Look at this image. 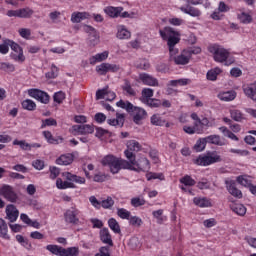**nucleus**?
Wrapping results in <instances>:
<instances>
[{
	"label": "nucleus",
	"instance_id": "nucleus-42",
	"mask_svg": "<svg viewBox=\"0 0 256 256\" xmlns=\"http://www.w3.org/2000/svg\"><path fill=\"white\" fill-rule=\"evenodd\" d=\"M153 89L151 88H144L142 90V96L140 97V101L141 103H144L145 101H148L149 99H151V97H153Z\"/></svg>",
	"mask_w": 256,
	"mask_h": 256
},
{
	"label": "nucleus",
	"instance_id": "nucleus-1",
	"mask_svg": "<svg viewBox=\"0 0 256 256\" xmlns=\"http://www.w3.org/2000/svg\"><path fill=\"white\" fill-rule=\"evenodd\" d=\"M117 107L120 109H125L127 113L133 115V121L136 125H141V121L147 119V111L141 107L134 106L129 101L120 100L116 103Z\"/></svg>",
	"mask_w": 256,
	"mask_h": 256
},
{
	"label": "nucleus",
	"instance_id": "nucleus-64",
	"mask_svg": "<svg viewBox=\"0 0 256 256\" xmlns=\"http://www.w3.org/2000/svg\"><path fill=\"white\" fill-rule=\"evenodd\" d=\"M95 256H111L109 253V247L107 246H102L99 249V253H96Z\"/></svg>",
	"mask_w": 256,
	"mask_h": 256
},
{
	"label": "nucleus",
	"instance_id": "nucleus-47",
	"mask_svg": "<svg viewBox=\"0 0 256 256\" xmlns=\"http://www.w3.org/2000/svg\"><path fill=\"white\" fill-rule=\"evenodd\" d=\"M221 73V70L219 68H215L212 70H209L207 72V79L208 81H217V75H219Z\"/></svg>",
	"mask_w": 256,
	"mask_h": 256
},
{
	"label": "nucleus",
	"instance_id": "nucleus-5",
	"mask_svg": "<svg viewBox=\"0 0 256 256\" xmlns=\"http://www.w3.org/2000/svg\"><path fill=\"white\" fill-rule=\"evenodd\" d=\"M160 36L164 41H167V45L169 48H173L181 41V38H179V32L175 31L171 27H166L164 30L159 31Z\"/></svg>",
	"mask_w": 256,
	"mask_h": 256
},
{
	"label": "nucleus",
	"instance_id": "nucleus-27",
	"mask_svg": "<svg viewBox=\"0 0 256 256\" xmlns=\"http://www.w3.org/2000/svg\"><path fill=\"white\" fill-rule=\"evenodd\" d=\"M129 153H139L141 151V144L135 140H130L127 142V150Z\"/></svg>",
	"mask_w": 256,
	"mask_h": 256
},
{
	"label": "nucleus",
	"instance_id": "nucleus-50",
	"mask_svg": "<svg viewBox=\"0 0 256 256\" xmlns=\"http://www.w3.org/2000/svg\"><path fill=\"white\" fill-rule=\"evenodd\" d=\"M113 205H115V200H113L111 196H108L107 199L100 202V207H103V209H111Z\"/></svg>",
	"mask_w": 256,
	"mask_h": 256
},
{
	"label": "nucleus",
	"instance_id": "nucleus-26",
	"mask_svg": "<svg viewBox=\"0 0 256 256\" xmlns=\"http://www.w3.org/2000/svg\"><path fill=\"white\" fill-rule=\"evenodd\" d=\"M89 14L87 12H74L71 15L72 23H81L83 20L87 19Z\"/></svg>",
	"mask_w": 256,
	"mask_h": 256
},
{
	"label": "nucleus",
	"instance_id": "nucleus-43",
	"mask_svg": "<svg viewBox=\"0 0 256 256\" xmlns=\"http://www.w3.org/2000/svg\"><path fill=\"white\" fill-rule=\"evenodd\" d=\"M22 107L26 111H35V109H37V104H35L31 99H26L22 102Z\"/></svg>",
	"mask_w": 256,
	"mask_h": 256
},
{
	"label": "nucleus",
	"instance_id": "nucleus-7",
	"mask_svg": "<svg viewBox=\"0 0 256 256\" xmlns=\"http://www.w3.org/2000/svg\"><path fill=\"white\" fill-rule=\"evenodd\" d=\"M210 53H213L214 61H217V63H225L229 59V51L219 45L212 46Z\"/></svg>",
	"mask_w": 256,
	"mask_h": 256
},
{
	"label": "nucleus",
	"instance_id": "nucleus-21",
	"mask_svg": "<svg viewBox=\"0 0 256 256\" xmlns=\"http://www.w3.org/2000/svg\"><path fill=\"white\" fill-rule=\"evenodd\" d=\"M243 92L246 95V97L256 102V82L248 86H245L243 88Z\"/></svg>",
	"mask_w": 256,
	"mask_h": 256
},
{
	"label": "nucleus",
	"instance_id": "nucleus-49",
	"mask_svg": "<svg viewBox=\"0 0 256 256\" xmlns=\"http://www.w3.org/2000/svg\"><path fill=\"white\" fill-rule=\"evenodd\" d=\"M142 103H144V105H147L148 107H151V108L161 107V100L155 99V98H150L148 100H145Z\"/></svg>",
	"mask_w": 256,
	"mask_h": 256
},
{
	"label": "nucleus",
	"instance_id": "nucleus-61",
	"mask_svg": "<svg viewBox=\"0 0 256 256\" xmlns=\"http://www.w3.org/2000/svg\"><path fill=\"white\" fill-rule=\"evenodd\" d=\"M53 99L55 101V103H63V101H65V92L63 91H59V92H56L53 96Z\"/></svg>",
	"mask_w": 256,
	"mask_h": 256
},
{
	"label": "nucleus",
	"instance_id": "nucleus-38",
	"mask_svg": "<svg viewBox=\"0 0 256 256\" xmlns=\"http://www.w3.org/2000/svg\"><path fill=\"white\" fill-rule=\"evenodd\" d=\"M117 39H129L131 37V32L125 29V26H120L116 34Z\"/></svg>",
	"mask_w": 256,
	"mask_h": 256
},
{
	"label": "nucleus",
	"instance_id": "nucleus-32",
	"mask_svg": "<svg viewBox=\"0 0 256 256\" xmlns=\"http://www.w3.org/2000/svg\"><path fill=\"white\" fill-rule=\"evenodd\" d=\"M218 97L221 101H233L237 97V93L235 91H227L220 93Z\"/></svg>",
	"mask_w": 256,
	"mask_h": 256
},
{
	"label": "nucleus",
	"instance_id": "nucleus-22",
	"mask_svg": "<svg viewBox=\"0 0 256 256\" xmlns=\"http://www.w3.org/2000/svg\"><path fill=\"white\" fill-rule=\"evenodd\" d=\"M75 159V156L71 153L62 154L57 160V165H71Z\"/></svg>",
	"mask_w": 256,
	"mask_h": 256
},
{
	"label": "nucleus",
	"instance_id": "nucleus-39",
	"mask_svg": "<svg viewBox=\"0 0 256 256\" xmlns=\"http://www.w3.org/2000/svg\"><path fill=\"white\" fill-rule=\"evenodd\" d=\"M237 181L240 185H243V187H249V189L253 186V184H251V177L247 175L238 176Z\"/></svg>",
	"mask_w": 256,
	"mask_h": 256
},
{
	"label": "nucleus",
	"instance_id": "nucleus-51",
	"mask_svg": "<svg viewBox=\"0 0 256 256\" xmlns=\"http://www.w3.org/2000/svg\"><path fill=\"white\" fill-rule=\"evenodd\" d=\"M130 249L132 251H137L141 247V242L139 241V238L137 237H132L128 243Z\"/></svg>",
	"mask_w": 256,
	"mask_h": 256
},
{
	"label": "nucleus",
	"instance_id": "nucleus-54",
	"mask_svg": "<svg viewBox=\"0 0 256 256\" xmlns=\"http://www.w3.org/2000/svg\"><path fill=\"white\" fill-rule=\"evenodd\" d=\"M180 183H182L186 187H193V185H195L196 182L195 180H193V178H191V176L185 175L180 179Z\"/></svg>",
	"mask_w": 256,
	"mask_h": 256
},
{
	"label": "nucleus",
	"instance_id": "nucleus-53",
	"mask_svg": "<svg viewBox=\"0 0 256 256\" xmlns=\"http://www.w3.org/2000/svg\"><path fill=\"white\" fill-rule=\"evenodd\" d=\"M45 127H57V120L54 118H47L42 120L41 129H45Z\"/></svg>",
	"mask_w": 256,
	"mask_h": 256
},
{
	"label": "nucleus",
	"instance_id": "nucleus-30",
	"mask_svg": "<svg viewBox=\"0 0 256 256\" xmlns=\"http://www.w3.org/2000/svg\"><path fill=\"white\" fill-rule=\"evenodd\" d=\"M56 187L58 189H75V184L69 181H63L61 178L56 180Z\"/></svg>",
	"mask_w": 256,
	"mask_h": 256
},
{
	"label": "nucleus",
	"instance_id": "nucleus-14",
	"mask_svg": "<svg viewBox=\"0 0 256 256\" xmlns=\"http://www.w3.org/2000/svg\"><path fill=\"white\" fill-rule=\"evenodd\" d=\"M77 215H79V210L71 208L65 212L64 219L66 223L77 225L79 223V218H77Z\"/></svg>",
	"mask_w": 256,
	"mask_h": 256
},
{
	"label": "nucleus",
	"instance_id": "nucleus-57",
	"mask_svg": "<svg viewBox=\"0 0 256 256\" xmlns=\"http://www.w3.org/2000/svg\"><path fill=\"white\" fill-rule=\"evenodd\" d=\"M123 91H126L128 95L135 96V90L131 87V82L129 80H124V85L122 87Z\"/></svg>",
	"mask_w": 256,
	"mask_h": 256
},
{
	"label": "nucleus",
	"instance_id": "nucleus-46",
	"mask_svg": "<svg viewBox=\"0 0 256 256\" xmlns=\"http://www.w3.org/2000/svg\"><path fill=\"white\" fill-rule=\"evenodd\" d=\"M11 43H13L12 40L6 39L2 44H0V53L2 55H7V53H9V47H11Z\"/></svg>",
	"mask_w": 256,
	"mask_h": 256
},
{
	"label": "nucleus",
	"instance_id": "nucleus-48",
	"mask_svg": "<svg viewBox=\"0 0 256 256\" xmlns=\"http://www.w3.org/2000/svg\"><path fill=\"white\" fill-rule=\"evenodd\" d=\"M238 19L244 24L248 25V23L253 22V17L249 13L242 12L241 14L238 15Z\"/></svg>",
	"mask_w": 256,
	"mask_h": 256
},
{
	"label": "nucleus",
	"instance_id": "nucleus-13",
	"mask_svg": "<svg viewBox=\"0 0 256 256\" xmlns=\"http://www.w3.org/2000/svg\"><path fill=\"white\" fill-rule=\"evenodd\" d=\"M117 97L115 92L109 90V87L104 89H99L96 91V100L99 101L100 99H106V101H114Z\"/></svg>",
	"mask_w": 256,
	"mask_h": 256
},
{
	"label": "nucleus",
	"instance_id": "nucleus-10",
	"mask_svg": "<svg viewBox=\"0 0 256 256\" xmlns=\"http://www.w3.org/2000/svg\"><path fill=\"white\" fill-rule=\"evenodd\" d=\"M10 49L12 52L10 54L11 59L17 61V63H23L25 61V55H23V48L19 44L12 41Z\"/></svg>",
	"mask_w": 256,
	"mask_h": 256
},
{
	"label": "nucleus",
	"instance_id": "nucleus-8",
	"mask_svg": "<svg viewBox=\"0 0 256 256\" xmlns=\"http://www.w3.org/2000/svg\"><path fill=\"white\" fill-rule=\"evenodd\" d=\"M28 95L29 97L36 99V101H39L43 105H49V101H51V96H49L47 92L39 90L37 88L29 89Z\"/></svg>",
	"mask_w": 256,
	"mask_h": 256
},
{
	"label": "nucleus",
	"instance_id": "nucleus-25",
	"mask_svg": "<svg viewBox=\"0 0 256 256\" xmlns=\"http://www.w3.org/2000/svg\"><path fill=\"white\" fill-rule=\"evenodd\" d=\"M180 10L187 15H191V17H199L201 15V11L193 6H182Z\"/></svg>",
	"mask_w": 256,
	"mask_h": 256
},
{
	"label": "nucleus",
	"instance_id": "nucleus-3",
	"mask_svg": "<svg viewBox=\"0 0 256 256\" xmlns=\"http://www.w3.org/2000/svg\"><path fill=\"white\" fill-rule=\"evenodd\" d=\"M124 155L128 159V163H130L133 168L130 169V171H149V169H151V165L147 158L142 157L136 160L135 153L129 151H125Z\"/></svg>",
	"mask_w": 256,
	"mask_h": 256
},
{
	"label": "nucleus",
	"instance_id": "nucleus-33",
	"mask_svg": "<svg viewBox=\"0 0 256 256\" xmlns=\"http://www.w3.org/2000/svg\"><path fill=\"white\" fill-rule=\"evenodd\" d=\"M230 117L231 119H233V121H236L237 123H241V121H244L245 119V115L237 109L230 110Z\"/></svg>",
	"mask_w": 256,
	"mask_h": 256
},
{
	"label": "nucleus",
	"instance_id": "nucleus-23",
	"mask_svg": "<svg viewBox=\"0 0 256 256\" xmlns=\"http://www.w3.org/2000/svg\"><path fill=\"white\" fill-rule=\"evenodd\" d=\"M107 57H109V52L107 51L98 53L95 56L90 57V65H95V63H101V61H105Z\"/></svg>",
	"mask_w": 256,
	"mask_h": 256
},
{
	"label": "nucleus",
	"instance_id": "nucleus-35",
	"mask_svg": "<svg viewBox=\"0 0 256 256\" xmlns=\"http://www.w3.org/2000/svg\"><path fill=\"white\" fill-rule=\"evenodd\" d=\"M193 203L197 205V207H211V200L207 199V198H199V197H195L193 199Z\"/></svg>",
	"mask_w": 256,
	"mask_h": 256
},
{
	"label": "nucleus",
	"instance_id": "nucleus-17",
	"mask_svg": "<svg viewBox=\"0 0 256 256\" xmlns=\"http://www.w3.org/2000/svg\"><path fill=\"white\" fill-rule=\"evenodd\" d=\"M139 79L144 85H148L149 87H159V81L147 73L140 74Z\"/></svg>",
	"mask_w": 256,
	"mask_h": 256
},
{
	"label": "nucleus",
	"instance_id": "nucleus-31",
	"mask_svg": "<svg viewBox=\"0 0 256 256\" xmlns=\"http://www.w3.org/2000/svg\"><path fill=\"white\" fill-rule=\"evenodd\" d=\"M231 210L236 213V215H240V217H243L247 213V208L243 204H232Z\"/></svg>",
	"mask_w": 256,
	"mask_h": 256
},
{
	"label": "nucleus",
	"instance_id": "nucleus-34",
	"mask_svg": "<svg viewBox=\"0 0 256 256\" xmlns=\"http://www.w3.org/2000/svg\"><path fill=\"white\" fill-rule=\"evenodd\" d=\"M67 181H72L73 183H78L79 185L85 184V178L81 176H77L75 174H71L69 172L66 173Z\"/></svg>",
	"mask_w": 256,
	"mask_h": 256
},
{
	"label": "nucleus",
	"instance_id": "nucleus-40",
	"mask_svg": "<svg viewBox=\"0 0 256 256\" xmlns=\"http://www.w3.org/2000/svg\"><path fill=\"white\" fill-rule=\"evenodd\" d=\"M47 251H50L52 255H58L63 256V247H60L58 245H47L46 246Z\"/></svg>",
	"mask_w": 256,
	"mask_h": 256
},
{
	"label": "nucleus",
	"instance_id": "nucleus-28",
	"mask_svg": "<svg viewBox=\"0 0 256 256\" xmlns=\"http://www.w3.org/2000/svg\"><path fill=\"white\" fill-rule=\"evenodd\" d=\"M106 15H108L109 17H117L118 15H121V13L123 12V7H107L106 9H104Z\"/></svg>",
	"mask_w": 256,
	"mask_h": 256
},
{
	"label": "nucleus",
	"instance_id": "nucleus-60",
	"mask_svg": "<svg viewBox=\"0 0 256 256\" xmlns=\"http://www.w3.org/2000/svg\"><path fill=\"white\" fill-rule=\"evenodd\" d=\"M148 181H151V179H159L160 181L165 180V176H163V173H155V172H150L146 175Z\"/></svg>",
	"mask_w": 256,
	"mask_h": 256
},
{
	"label": "nucleus",
	"instance_id": "nucleus-29",
	"mask_svg": "<svg viewBox=\"0 0 256 256\" xmlns=\"http://www.w3.org/2000/svg\"><path fill=\"white\" fill-rule=\"evenodd\" d=\"M9 231V228L7 227V222L3 218H0V237L2 239H7L9 240V234H7Z\"/></svg>",
	"mask_w": 256,
	"mask_h": 256
},
{
	"label": "nucleus",
	"instance_id": "nucleus-2",
	"mask_svg": "<svg viewBox=\"0 0 256 256\" xmlns=\"http://www.w3.org/2000/svg\"><path fill=\"white\" fill-rule=\"evenodd\" d=\"M101 163L104 167H109L113 175L117 174L119 171H121V169H133V166L131 163H129V161L119 159L113 155L105 156Z\"/></svg>",
	"mask_w": 256,
	"mask_h": 256
},
{
	"label": "nucleus",
	"instance_id": "nucleus-19",
	"mask_svg": "<svg viewBox=\"0 0 256 256\" xmlns=\"http://www.w3.org/2000/svg\"><path fill=\"white\" fill-rule=\"evenodd\" d=\"M204 139L206 144L209 143L210 145H217L218 147H224V145H227L225 141L221 140V136L216 134L204 137Z\"/></svg>",
	"mask_w": 256,
	"mask_h": 256
},
{
	"label": "nucleus",
	"instance_id": "nucleus-59",
	"mask_svg": "<svg viewBox=\"0 0 256 256\" xmlns=\"http://www.w3.org/2000/svg\"><path fill=\"white\" fill-rule=\"evenodd\" d=\"M128 220L132 227H139L140 225H143V220L137 216H130Z\"/></svg>",
	"mask_w": 256,
	"mask_h": 256
},
{
	"label": "nucleus",
	"instance_id": "nucleus-63",
	"mask_svg": "<svg viewBox=\"0 0 256 256\" xmlns=\"http://www.w3.org/2000/svg\"><path fill=\"white\" fill-rule=\"evenodd\" d=\"M64 139L61 136L57 137H50V139L47 141V143H50V145H60V143H63Z\"/></svg>",
	"mask_w": 256,
	"mask_h": 256
},
{
	"label": "nucleus",
	"instance_id": "nucleus-52",
	"mask_svg": "<svg viewBox=\"0 0 256 256\" xmlns=\"http://www.w3.org/2000/svg\"><path fill=\"white\" fill-rule=\"evenodd\" d=\"M151 123H152V125H156L158 127H163V125H165V120H163L161 118V116H159V114H154L151 117Z\"/></svg>",
	"mask_w": 256,
	"mask_h": 256
},
{
	"label": "nucleus",
	"instance_id": "nucleus-44",
	"mask_svg": "<svg viewBox=\"0 0 256 256\" xmlns=\"http://www.w3.org/2000/svg\"><path fill=\"white\" fill-rule=\"evenodd\" d=\"M108 225L112 231L115 233H121V226H119V222L115 218H110L108 220Z\"/></svg>",
	"mask_w": 256,
	"mask_h": 256
},
{
	"label": "nucleus",
	"instance_id": "nucleus-24",
	"mask_svg": "<svg viewBox=\"0 0 256 256\" xmlns=\"http://www.w3.org/2000/svg\"><path fill=\"white\" fill-rule=\"evenodd\" d=\"M34 13L33 9L29 7L18 9V17L20 19H31Z\"/></svg>",
	"mask_w": 256,
	"mask_h": 256
},
{
	"label": "nucleus",
	"instance_id": "nucleus-20",
	"mask_svg": "<svg viewBox=\"0 0 256 256\" xmlns=\"http://www.w3.org/2000/svg\"><path fill=\"white\" fill-rule=\"evenodd\" d=\"M107 123L112 127H117V125L118 127H123L125 125V114L116 113V118L108 119Z\"/></svg>",
	"mask_w": 256,
	"mask_h": 256
},
{
	"label": "nucleus",
	"instance_id": "nucleus-56",
	"mask_svg": "<svg viewBox=\"0 0 256 256\" xmlns=\"http://www.w3.org/2000/svg\"><path fill=\"white\" fill-rule=\"evenodd\" d=\"M117 215L120 219H129L131 217V212L127 211L125 208H118Z\"/></svg>",
	"mask_w": 256,
	"mask_h": 256
},
{
	"label": "nucleus",
	"instance_id": "nucleus-16",
	"mask_svg": "<svg viewBox=\"0 0 256 256\" xmlns=\"http://www.w3.org/2000/svg\"><path fill=\"white\" fill-rule=\"evenodd\" d=\"M72 129L79 135H89L95 131V128L89 124L74 125Z\"/></svg>",
	"mask_w": 256,
	"mask_h": 256
},
{
	"label": "nucleus",
	"instance_id": "nucleus-41",
	"mask_svg": "<svg viewBox=\"0 0 256 256\" xmlns=\"http://www.w3.org/2000/svg\"><path fill=\"white\" fill-rule=\"evenodd\" d=\"M228 191L233 197H237L238 199H241L243 197V193H241V190L237 189V186H235V183L232 182L228 186Z\"/></svg>",
	"mask_w": 256,
	"mask_h": 256
},
{
	"label": "nucleus",
	"instance_id": "nucleus-15",
	"mask_svg": "<svg viewBox=\"0 0 256 256\" xmlns=\"http://www.w3.org/2000/svg\"><path fill=\"white\" fill-rule=\"evenodd\" d=\"M19 217V210L13 204L6 206V219L10 220V223H15Z\"/></svg>",
	"mask_w": 256,
	"mask_h": 256
},
{
	"label": "nucleus",
	"instance_id": "nucleus-58",
	"mask_svg": "<svg viewBox=\"0 0 256 256\" xmlns=\"http://www.w3.org/2000/svg\"><path fill=\"white\" fill-rule=\"evenodd\" d=\"M0 69H2V71H6L7 73H13V71H15V66L10 63L2 62L0 63Z\"/></svg>",
	"mask_w": 256,
	"mask_h": 256
},
{
	"label": "nucleus",
	"instance_id": "nucleus-45",
	"mask_svg": "<svg viewBox=\"0 0 256 256\" xmlns=\"http://www.w3.org/2000/svg\"><path fill=\"white\" fill-rule=\"evenodd\" d=\"M79 255V248L77 247H70V248H63L62 256H77Z\"/></svg>",
	"mask_w": 256,
	"mask_h": 256
},
{
	"label": "nucleus",
	"instance_id": "nucleus-6",
	"mask_svg": "<svg viewBox=\"0 0 256 256\" xmlns=\"http://www.w3.org/2000/svg\"><path fill=\"white\" fill-rule=\"evenodd\" d=\"M195 165L207 167L213 165V163H221V156L216 152H208L207 155H199L198 158L193 160Z\"/></svg>",
	"mask_w": 256,
	"mask_h": 256
},
{
	"label": "nucleus",
	"instance_id": "nucleus-11",
	"mask_svg": "<svg viewBox=\"0 0 256 256\" xmlns=\"http://www.w3.org/2000/svg\"><path fill=\"white\" fill-rule=\"evenodd\" d=\"M84 31L88 34L89 45H92V47H95V45H99L101 37L99 36L98 31L94 27L85 25Z\"/></svg>",
	"mask_w": 256,
	"mask_h": 256
},
{
	"label": "nucleus",
	"instance_id": "nucleus-9",
	"mask_svg": "<svg viewBox=\"0 0 256 256\" xmlns=\"http://www.w3.org/2000/svg\"><path fill=\"white\" fill-rule=\"evenodd\" d=\"M0 195L10 203H17V200L19 199V196L17 195L13 187L7 184H4L0 188Z\"/></svg>",
	"mask_w": 256,
	"mask_h": 256
},
{
	"label": "nucleus",
	"instance_id": "nucleus-37",
	"mask_svg": "<svg viewBox=\"0 0 256 256\" xmlns=\"http://www.w3.org/2000/svg\"><path fill=\"white\" fill-rule=\"evenodd\" d=\"M205 147H207V141L205 140V138H200L196 141L193 149L196 153H201V151H205Z\"/></svg>",
	"mask_w": 256,
	"mask_h": 256
},
{
	"label": "nucleus",
	"instance_id": "nucleus-18",
	"mask_svg": "<svg viewBox=\"0 0 256 256\" xmlns=\"http://www.w3.org/2000/svg\"><path fill=\"white\" fill-rule=\"evenodd\" d=\"M100 241L105 245H109V247H113V238L111 237V233H109L108 228L100 230Z\"/></svg>",
	"mask_w": 256,
	"mask_h": 256
},
{
	"label": "nucleus",
	"instance_id": "nucleus-55",
	"mask_svg": "<svg viewBox=\"0 0 256 256\" xmlns=\"http://www.w3.org/2000/svg\"><path fill=\"white\" fill-rule=\"evenodd\" d=\"M59 75V68L55 66V64H52L51 71L46 73L47 79H55Z\"/></svg>",
	"mask_w": 256,
	"mask_h": 256
},
{
	"label": "nucleus",
	"instance_id": "nucleus-12",
	"mask_svg": "<svg viewBox=\"0 0 256 256\" xmlns=\"http://www.w3.org/2000/svg\"><path fill=\"white\" fill-rule=\"evenodd\" d=\"M121 67L117 64L102 63L96 66V71L99 75H107V73H117Z\"/></svg>",
	"mask_w": 256,
	"mask_h": 256
},
{
	"label": "nucleus",
	"instance_id": "nucleus-62",
	"mask_svg": "<svg viewBox=\"0 0 256 256\" xmlns=\"http://www.w3.org/2000/svg\"><path fill=\"white\" fill-rule=\"evenodd\" d=\"M18 33L23 39H29V37H31V29L29 28H20Z\"/></svg>",
	"mask_w": 256,
	"mask_h": 256
},
{
	"label": "nucleus",
	"instance_id": "nucleus-4",
	"mask_svg": "<svg viewBox=\"0 0 256 256\" xmlns=\"http://www.w3.org/2000/svg\"><path fill=\"white\" fill-rule=\"evenodd\" d=\"M201 53V48L199 47H189L184 49L181 54L177 55L176 58H173L175 65H189L191 57L193 55H199Z\"/></svg>",
	"mask_w": 256,
	"mask_h": 256
},
{
	"label": "nucleus",
	"instance_id": "nucleus-36",
	"mask_svg": "<svg viewBox=\"0 0 256 256\" xmlns=\"http://www.w3.org/2000/svg\"><path fill=\"white\" fill-rule=\"evenodd\" d=\"M152 215L159 225H162L167 220V217L163 216V209L153 211Z\"/></svg>",
	"mask_w": 256,
	"mask_h": 256
}]
</instances>
